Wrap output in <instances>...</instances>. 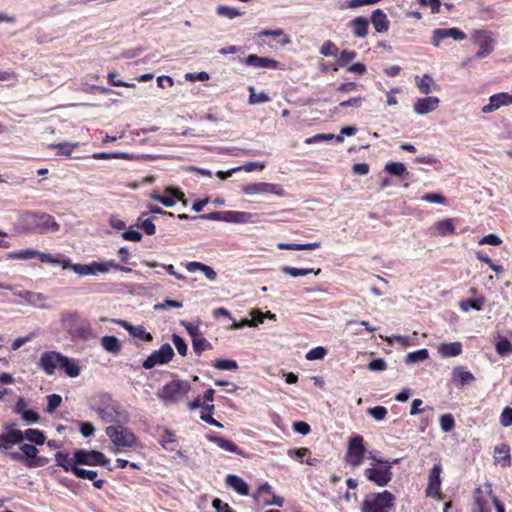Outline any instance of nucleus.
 I'll return each instance as SVG.
<instances>
[{
    "label": "nucleus",
    "mask_w": 512,
    "mask_h": 512,
    "mask_svg": "<svg viewBox=\"0 0 512 512\" xmlns=\"http://www.w3.org/2000/svg\"><path fill=\"white\" fill-rule=\"evenodd\" d=\"M172 343L174 344L175 348L177 349L178 353L181 356H186L188 353V346L185 342V340L180 337L177 334L172 335Z\"/></svg>",
    "instance_id": "54"
},
{
    "label": "nucleus",
    "mask_w": 512,
    "mask_h": 512,
    "mask_svg": "<svg viewBox=\"0 0 512 512\" xmlns=\"http://www.w3.org/2000/svg\"><path fill=\"white\" fill-rule=\"evenodd\" d=\"M122 238L127 241L139 242L142 239V234L132 227H129L125 232L122 233Z\"/></svg>",
    "instance_id": "63"
},
{
    "label": "nucleus",
    "mask_w": 512,
    "mask_h": 512,
    "mask_svg": "<svg viewBox=\"0 0 512 512\" xmlns=\"http://www.w3.org/2000/svg\"><path fill=\"white\" fill-rule=\"evenodd\" d=\"M367 449L364 446V439L361 435H355L348 442V449L345 455V461L352 467H359L365 458Z\"/></svg>",
    "instance_id": "9"
},
{
    "label": "nucleus",
    "mask_w": 512,
    "mask_h": 512,
    "mask_svg": "<svg viewBox=\"0 0 512 512\" xmlns=\"http://www.w3.org/2000/svg\"><path fill=\"white\" fill-rule=\"evenodd\" d=\"M495 349L499 355L504 356L507 353L512 352V344L507 339H501L496 343Z\"/></svg>",
    "instance_id": "62"
},
{
    "label": "nucleus",
    "mask_w": 512,
    "mask_h": 512,
    "mask_svg": "<svg viewBox=\"0 0 512 512\" xmlns=\"http://www.w3.org/2000/svg\"><path fill=\"white\" fill-rule=\"evenodd\" d=\"M500 423L503 427L512 425V408L505 407L500 415Z\"/></svg>",
    "instance_id": "64"
},
{
    "label": "nucleus",
    "mask_w": 512,
    "mask_h": 512,
    "mask_svg": "<svg viewBox=\"0 0 512 512\" xmlns=\"http://www.w3.org/2000/svg\"><path fill=\"white\" fill-rule=\"evenodd\" d=\"M101 346L105 351L111 354H118L122 348V345L117 337L108 335L101 338Z\"/></svg>",
    "instance_id": "32"
},
{
    "label": "nucleus",
    "mask_w": 512,
    "mask_h": 512,
    "mask_svg": "<svg viewBox=\"0 0 512 512\" xmlns=\"http://www.w3.org/2000/svg\"><path fill=\"white\" fill-rule=\"evenodd\" d=\"M61 323L73 342H89L97 338L91 322L76 311L62 313Z\"/></svg>",
    "instance_id": "1"
},
{
    "label": "nucleus",
    "mask_w": 512,
    "mask_h": 512,
    "mask_svg": "<svg viewBox=\"0 0 512 512\" xmlns=\"http://www.w3.org/2000/svg\"><path fill=\"white\" fill-rule=\"evenodd\" d=\"M91 408L104 423L124 424L129 421L128 413L107 394L100 395L99 400L93 403Z\"/></svg>",
    "instance_id": "2"
},
{
    "label": "nucleus",
    "mask_w": 512,
    "mask_h": 512,
    "mask_svg": "<svg viewBox=\"0 0 512 512\" xmlns=\"http://www.w3.org/2000/svg\"><path fill=\"white\" fill-rule=\"evenodd\" d=\"M415 84L423 94H429L432 92L435 82L430 74H424L422 77L415 76Z\"/></svg>",
    "instance_id": "33"
},
{
    "label": "nucleus",
    "mask_w": 512,
    "mask_h": 512,
    "mask_svg": "<svg viewBox=\"0 0 512 512\" xmlns=\"http://www.w3.org/2000/svg\"><path fill=\"white\" fill-rule=\"evenodd\" d=\"M225 482L228 487L232 488L240 495L246 496L249 494V486L241 477L234 474H229L226 477Z\"/></svg>",
    "instance_id": "25"
},
{
    "label": "nucleus",
    "mask_w": 512,
    "mask_h": 512,
    "mask_svg": "<svg viewBox=\"0 0 512 512\" xmlns=\"http://www.w3.org/2000/svg\"><path fill=\"white\" fill-rule=\"evenodd\" d=\"M20 451L24 455L25 462L29 461L30 459H35L39 452L36 446L32 444H22L20 446Z\"/></svg>",
    "instance_id": "52"
},
{
    "label": "nucleus",
    "mask_w": 512,
    "mask_h": 512,
    "mask_svg": "<svg viewBox=\"0 0 512 512\" xmlns=\"http://www.w3.org/2000/svg\"><path fill=\"white\" fill-rule=\"evenodd\" d=\"M245 63L249 66H253L256 68H267V69H278L279 68V62L267 58V57H260L256 54H251L247 56L245 59Z\"/></svg>",
    "instance_id": "22"
},
{
    "label": "nucleus",
    "mask_w": 512,
    "mask_h": 512,
    "mask_svg": "<svg viewBox=\"0 0 512 512\" xmlns=\"http://www.w3.org/2000/svg\"><path fill=\"white\" fill-rule=\"evenodd\" d=\"M356 56L357 53L354 50H343L339 55V59L337 60L336 63L337 66L334 67V70L336 71L338 69V66H342L345 63L352 61L353 59L356 58Z\"/></svg>",
    "instance_id": "53"
},
{
    "label": "nucleus",
    "mask_w": 512,
    "mask_h": 512,
    "mask_svg": "<svg viewBox=\"0 0 512 512\" xmlns=\"http://www.w3.org/2000/svg\"><path fill=\"white\" fill-rule=\"evenodd\" d=\"M327 351L324 347L322 346H318V347H315L313 349H311L307 354H306V359L307 360H321L325 357Z\"/></svg>",
    "instance_id": "59"
},
{
    "label": "nucleus",
    "mask_w": 512,
    "mask_h": 512,
    "mask_svg": "<svg viewBox=\"0 0 512 512\" xmlns=\"http://www.w3.org/2000/svg\"><path fill=\"white\" fill-rule=\"evenodd\" d=\"M56 464L62 467L65 471L73 472V469L77 467V464L74 462V457L71 458L69 453L64 451H58L55 454Z\"/></svg>",
    "instance_id": "34"
},
{
    "label": "nucleus",
    "mask_w": 512,
    "mask_h": 512,
    "mask_svg": "<svg viewBox=\"0 0 512 512\" xmlns=\"http://www.w3.org/2000/svg\"><path fill=\"white\" fill-rule=\"evenodd\" d=\"M338 51V47L330 40L325 41L320 48V53L323 56H336Z\"/></svg>",
    "instance_id": "57"
},
{
    "label": "nucleus",
    "mask_w": 512,
    "mask_h": 512,
    "mask_svg": "<svg viewBox=\"0 0 512 512\" xmlns=\"http://www.w3.org/2000/svg\"><path fill=\"white\" fill-rule=\"evenodd\" d=\"M438 353L444 357H456L462 353V344L460 342L442 343L438 347Z\"/></svg>",
    "instance_id": "30"
},
{
    "label": "nucleus",
    "mask_w": 512,
    "mask_h": 512,
    "mask_svg": "<svg viewBox=\"0 0 512 512\" xmlns=\"http://www.w3.org/2000/svg\"><path fill=\"white\" fill-rule=\"evenodd\" d=\"M512 104L511 94L506 92L496 93L489 97V102L481 109L482 113H492L503 106Z\"/></svg>",
    "instance_id": "18"
},
{
    "label": "nucleus",
    "mask_w": 512,
    "mask_h": 512,
    "mask_svg": "<svg viewBox=\"0 0 512 512\" xmlns=\"http://www.w3.org/2000/svg\"><path fill=\"white\" fill-rule=\"evenodd\" d=\"M191 389V385L186 380H173L167 383L159 392L158 397L165 403H176L184 398Z\"/></svg>",
    "instance_id": "7"
},
{
    "label": "nucleus",
    "mask_w": 512,
    "mask_h": 512,
    "mask_svg": "<svg viewBox=\"0 0 512 512\" xmlns=\"http://www.w3.org/2000/svg\"><path fill=\"white\" fill-rule=\"evenodd\" d=\"M74 462L78 465L108 466L110 460L100 451L77 449L74 451Z\"/></svg>",
    "instance_id": "10"
},
{
    "label": "nucleus",
    "mask_w": 512,
    "mask_h": 512,
    "mask_svg": "<svg viewBox=\"0 0 512 512\" xmlns=\"http://www.w3.org/2000/svg\"><path fill=\"white\" fill-rule=\"evenodd\" d=\"M216 13L219 16L226 17L228 19H234L242 15V12H240L238 9L224 5L218 6Z\"/></svg>",
    "instance_id": "47"
},
{
    "label": "nucleus",
    "mask_w": 512,
    "mask_h": 512,
    "mask_svg": "<svg viewBox=\"0 0 512 512\" xmlns=\"http://www.w3.org/2000/svg\"><path fill=\"white\" fill-rule=\"evenodd\" d=\"M160 445L167 451H174L177 447V439L175 433L167 428H163L160 434Z\"/></svg>",
    "instance_id": "31"
},
{
    "label": "nucleus",
    "mask_w": 512,
    "mask_h": 512,
    "mask_svg": "<svg viewBox=\"0 0 512 512\" xmlns=\"http://www.w3.org/2000/svg\"><path fill=\"white\" fill-rule=\"evenodd\" d=\"M429 358V352L427 349L423 348L417 351L410 352L405 357V363L415 364L417 362L425 361Z\"/></svg>",
    "instance_id": "40"
},
{
    "label": "nucleus",
    "mask_w": 512,
    "mask_h": 512,
    "mask_svg": "<svg viewBox=\"0 0 512 512\" xmlns=\"http://www.w3.org/2000/svg\"><path fill=\"white\" fill-rule=\"evenodd\" d=\"M473 40L479 46V51L475 54L476 58L482 59L490 55L493 51L492 38L488 32L476 30L473 33Z\"/></svg>",
    "instance_id": "16"
},
{
    "label": "nucleus",
    "mask_w": 512,
    "mask_h": 512,
    "mask_svg": "<svg viewBox=\"0 0 512 512\" xmlns=\"http://www.w3.org/2000/svg\"><path fill=\"white\" fill-rule=\"evenodd\" d=\"M398 462L399 459H394L392 463H387L382 466H375L374 464H371L370 467L364 470V475L369 481L375 483L377 486L384 487L392 480V465Z\"/></svg>",
    "instance_id": "8"
},
{
    "label": "nucleus",
    "mask_w": 512,
    "mask_h": 512,
    "mask_svg": "<svg viewBox=\"0 0 512 512\" xmlns=\"http://www.w3.org/2000/svg\"><path fill=\"white\" fill-rule=\"evenodd\" d=\"M19 225L26 232L48 233L59 230V224L46 213L24 212L19 217Z\"/></svg>",
    "instance_id": "3"
},
{
    "label": "nucleus",
    "mask_w": 512,
    "mask_h": 512,
    "mask_svg": "<svg viewBox=\"0 0 512 512\" xmlns=\"http://www.w3.org/2000/svg\"><path fill=\"white\" fill-rule=\"evenodd\" d=\"M63 354L57 351H46L41 354L39 367L47 374L53 375L61 367Z\"/></svg>",
    "instance_id": "15"
},
{
    "label": "nucleus",
    "mask_w": 512,
    "mask_h": 512,
    "mask_svg": "<svg viewBox=\"0 0 512 512\" xmlns=\"http://www.w3.org/2000/svg\"><path fill=\"white\" fill-rule=\"evenodd\" d=\"M24 440H27L35 445H43L46 441L44 433L38 429H27L24 432Z\"/></svg>",
    "instance_id": "38"
},
{
    "label": "nucleus",
    "mask_w": 512,
    "mask_h": 512,
    "mask_svg": "<svg viewBox=\"0 0 512 512\" xmlns=\"http://www.w3.org/2000/svg\"><path fill=\"white\" fill-rule=\"evenodd\" d=\"M493 499L497 498L492 495L491 485L484 484L480 486L474 493L472 512H491Z\"/></svg>",
    "instance_id": "11"
},
{
    "label": "nucleus",
    "mask_w": 512,
    "mask_h": 512,
    "mask_svg": "<svg viewBox=\"0 0 512 512\" xmlns=\"http://www.w3.org/2000/svg\"><path fill=\"white\" fill-rule=\"evenodd\" d=\"M434 227L441 236H446L455 233V227L452 219H444L441 221H437Z\"/></svg>",
    "instance_id": "39"
},
{
    "label": "nucleus",
    "mask_w": 512,
    "mask_h": 512,
    "mask_svg": "<svg viewBox=\"0 0 512 512\" xmlns=\"http://www.w3.org/2000/svg\"><path fill=\"white\" fill-rule=\"evenodd\" d=\"M105 433L117 448H132L137 445L135 434L123 425L108 426Z\"/></svg>",
    "instance_id": "6"
},
{
    "label": "nucleus",
    "mask_w": 512,
    "mask_h": 512,
    "mask_svg": "<svg viewBox=\"0 0 512 512\" xmlns=\"http://www.w3.org/2000/svg\"><path fill=\"white\" fill-rule=\"evenodd\" d=\"M440 426L443 432H450L455 426V420L451 414H444L440 417Z\"/></svg>",
    "instance_id": "55"
},
{
    "label": "nucleus",
    "mask_w": 512,
    "mask_h": 512,
    "mask_svg": "<svg viewBox=\"0 0 512 512\" xmlns=\"http://www.w3.org/2000/svg\"><path fill=\"white\" fill-rule=\"evenodd\" d=\"M207 439L210 442L215 443L222 450L228 451L233 454L242 455L241 449L236 444H234L233 442H231L225 438L211 435V436H208Z\"/></svg>",
    "instance_id": "28"
},
{
    "label": "nucleus",
    "mask_w": 512,
    "mask_h": 512,
    "mask_svg": "<svg viewBox=\"0 0 512 512\" xmlns=\"http://www.w3.org/2000/svg\"><path fill=\"white\" fill-rule=\"evenodd\" d=\"M63 269H71L79 276L97 275L98 273H108V265L104 262H93L90 264H72L70 259L64 255L57 257V263Z\"/></svg>",
    "instance_id": "5"
},
{
    "label": "nucleus",
    "mask_w": 512,
    "mask_h": 512,
    "mask_svg": "<svg viewBox=\"0 0 512 512\" xmlns=\"http://www.w3.org/2000/svg\"><path fill=\"white\" fill-rule=\"evenodd\" d=\"M368 413L376 420L382 421L385 419L388 411L384 406H375L368 409Z\"/></svg>",
    "instance_id": "61"
},
{
    "label": "nucleus",
    "mask_w": 512,
    "mask_h": 512,
    "mask_svg": "<svg viewBox=\"0 0 512 512\" xmlns=\"http://www.w3.org/2000/svg\"><path fill=\"white\" fill-rule=\"evenodd\" d=\"M439 103V98L435 96L418 98L413 104V110L418 115H426L436 110Z\"/></svg>",
    "instance_id": "19"
},
{
    "label": "nucleus",
    "mask_w": 512,
    "mask_h": 512,
    "mask_svg": "<svg viewBox=\"0 0 512 512\" xmlns=\"http://www.w3.org/2000/svg\"><path fill=\"white\" fill-rule=\"evenodd\" d=\"M395 500V495L387 490L370 494L363 500L361 512H391Z\"/></svg>",
    "instance_id": "4"
},
{
    "label": "nucleus",
    "mask_w": 512,
    "mask_h": 512,
    "mask_svg": "<svg viewBox=\"0 0 512 512\" xmlns=\"http://www.w3.org/2000/svg\"><path fill=\"white\" fill-rule=\"evenodd\" d=\"M249 92H250V95H249L248 102L251 105L267 103L270 101V97L266 93H263V92L255 93L253 86L249 87Z\"/></svg>",
    "instance_id": "46"
},
{
    "label": "nucleus",
    "mask_w": 512,
    "mask_h": 512,
    "mask_svg": "<svg viewBox=\"0 0 512 512\" xmlns=\"http://www.w3.org/2000/svg\"><path fill=\"white\" fill-rule=\"evenodd\" d=\"M113 322L126 329L128 333L135 338L146 342H150L152 340V335L149 332H146L143 326H133L125 320H113Z\"/></svg>",
    "instance_id": "21"
},
{
    "label": "nucleus",
    "mask_w": 512,
    "mask_h": 512,
    "mask_svg": "<svg viewBox=\"0 0 512 512\" xmlns=\"http://www.w3.org/2000/svg\"><path fill=\"white\" fill-rule=\"evenodd\" d=\"M353 35L356 38H365L368 34L369 21L363 16H358L350 22Z\"/></svg>",
    "instance_id": "26"
},
{
    "label": "nucleus",
    "mask_w": 512,
    "mask_h": 512,
    "mask_svg": "<svg viewBox=\"0 0 512 512\" xmlns=\"http://www.w3.org/2000/svg\"><path fill=\"white\" fill-rule=\"evenodd\" d=\"M51 149H59L58 154L64 155V156H70L72 153V150L76 147H78V143H71V142H63L58 144H51L49 146Z\"/></svg>",
    "instance_id": "48"
},
{
    "label": "nucleus",
    "mask_w": 512,
    "mask_h": 512,
    "mask_svg": "<svg viewBox=\"0 0 512 512\" xmlns=\"http://www.w3.org/2000/svg\"><path fill=\"white\" fill-rule=\"evenodd\" d=\"M242 192L246 195L254 194H275L277 196H283L284 191L281 185L274 183L258 182L250 183L242 187Z\"/></svg>",
    "instance_id": "13"
},
{
    "label": "nucleus",
    "mask_w": 512,
    "mask_h": 512,
    "mask_svg": "<svg viewBox=\"0 0 512 512\" xmlns=\"http://www.w3.org/2000/svg\"><path fill=\"white\" fill-rule=\"evenodd\" d=\"M34 257H39V259L42 262L49 263L52 265H54V263H57V257L53 256L50 253L39 252L32 248H28L17 252H10L7 254L8 260H27Z\"/></svg>",
    "instance_id": "14"
},
{
    "label": "nucleus",
    "mask_w": 512,
    "mask_h": 512,
    "mask_svg": "<svg viewBox=\"0 0 512 512\" xmlns=\"http://www.w3.org/2000/svg\"><path fill=\"white\" fill-rule=\"evenodd\" d=\"M47 300H48V297L45 294L39 293V292H33L29 305L43 309V308L47 307L45 305V302Z\"/></svg>",
    "instance_id": "56"
},
{
    "label": "nucleus",
    "mask_w": 512,
    "mask_h": 512,
    "mask_svg": "<svg viewBox=\"0 0 512 512\" xmlns=\"http://www.w3.org/2000/svg\"><path fill=\"white\" fill-rule=\"evenodd\" d=\"M485 303L483 297L476 299H467L460 302V308L462 311L467 312L470 309L480 311Z\"/></svg>",
    "instance_id": "41"
},
{
    "label": "nucleus",
    "mask_w": 512,
    "mask_h": 512,
    "mask_svg": "<svg viewBox=\"0 0 512 512\" xmlns=\"http://www.w3.org/2000/svg\"><path fill=\"white\" fill-rule=\"evenodd\" d=\"M441 466L439 464H436L433 466L430 475H429V482L426 489L427 496L435 497L440 492V486H441V480H440V474H441Z\"/></svg>",
    "instance_id": "20"
},
{
    "label": "nucleus",
    "mask_w": 512,
    "mask_h": 512,
    "mask_svg": "<svg viewBox=\"0 0 512 512\" xmlns=\"http://www.w3.org/2000/svg\"><path fill=\"white\" fill-rule=\"evenodd\" d=\"M453 376L459 381L461 386L475 380V377L471 372L465 371L462 368H456L453 372Z\"/></svg>",
    "instance_id": "45"
},
{
    "label": "nucleus",
    "mask_w": 512,
    "mask_h": 512,
    "mask_svg": "<svg viewBox=\"0 0 512 512\" xmlns=\"http://www.w3.org/2000/svg\"><path fill=\"white\" fill-rule=\"evenodd\" d=\"M186 269L189 272H195V271L199 270L205 275V277L207 279H209L211 281L215 280L217 277V273L212 267H210L206 264H203L201 262H196V261L188 262L186 264Z\"/></svg>",
    "instance_id": "29"
},
{
    "label": "nucleus",
    "mask_w": 512,
    "mask_h": 512,
    "mask_svg": "<svg viewBox=\"0 0 512 512\" xmlns=\"http://www.w3.org/2000/svg\"><path fill=\"white\" fill-rule=\"evenodd\" d=\"M447 38L461 41L466 39V35L458 28H437L432 32L431 43L433 46L439 47L441 41Z\"/></svg>",
    "instance_id": "17"
},
{
    "label": "nucleus",
    "mask_w": 512,
    "mask_h": 512,
    "mask_svg": "<svg viewBox=\"0 0 512 512\" xmlns=\"http://www.w3.org/2000/svg\"><path fill=\"white\" fill-rule=\"evenodd\" d=\"M174 356V351L169 344H163L158 350L154 351L144 362L145 369H152L156 365L168 363Z\"/></svg>",
    "instance_id": "12"
},
{
    "label": "nucleus",
    "mask_w": 512,
    "mask_h": 512,
    "mask_svg": "<svg viewBox=\"0 0 512 512\" xmlns=\"http://www.w3.org/2000/svg\"><path fill=\"white\" fill-rule=\"evenodd\" d=\"M494 462L501 464L503 467L511 465L510 447L503 443L494 448Z\"/></svg>",
    "instance_id": "24"
},
{
    "label": "nucleus",
    "mask_w": 512,
    "mask_h": 512,
    "mask_svg": "<svg viewBox=\"0 0 512 512\" xmlns=\"http://www.w3.org/2000/svg\"><path fill=\"white\" fill-rule=\"evenodd\" d=\"M47 401L46 411L52 413L61 405L62 398L58 394H51L47 397Z\"/></svg>",
    "instance_id": "58"
},
{
    "label": "nucleus",
    "mask_w": 512,
    "mask_h": 512,
    "mask_svg": "<svg viewBox=\"0 0 512 512\" xmlns=\"http://www.w3.org/2000/svg\"><path fill=\"white\" fill-rule=\"evenodd\" d=\"M371 22L378 33H385L389 29V20L386 13L381 9H376L372 12Z\"/></svg>",
    "instance_id": "23"
},
{
    "label": "nucleus",
    "mask_w": 512,
    "mask_h": 512,
    "mask_svg": "<svg viewBox=\"0 0 512 512\" xmlns=\"http://www.w3.org/2000/svg\"><path fill=\"white\" fill-rule=\"evenodd\" d=\"M20 416L21 419L28 425L36 424L40 420L39 414L36 411L30 409L23 412Z\"/></svg>",
    "instance_id": "60"
},
{
    "label": "nucleus",
    "mask_w": 512,
    "mask_h": 512,
    "mask_svg": "<svg viewBox=\"0 0 512 512\" xmlns=\"http://www.w3.org/2000/svg\"><path fill=\"white\" fill-rule=\"evenodd\" d=\"M177 199L185 203L184 194L181 191L172 187H168L165 189V195L159 199V202L165 207H173Z\"/></svg>",
    "instance_id": "27"
},
{
    "label": "nucleus",
    "mask_w": 512,
    "mask_h": 512,
    "mask_svg": "<svg viewBox=\"0 0 512 512\" xmlns=\"http://www.w3.org/2000/svg\"><path fill=\"white\" fill-rule=\"evenodd\" d=\"M226 222L249 223L253 222V214L243 211H226Z\"/></svg>",
    "instance_id": "35"
},
{
    "label": "nucleus",
    "mask_w": 512,
    "mask_h": 512,
    "mask_svg": "<svg viewBox=\"0 0 512 512\" xmlns=\"http://www.w3.org/2000/svg\"><path fill=\"white\" fill-rule=\"evenodd\" d=\"M192 347H193L194 352L198 356H200L203 351L209 350L212 348L210 342L206 338H204L203 335L199 336L198 338H195L192 341Z\"/></svg>",
    "instance_id": "43"
},
{
    "label": "nucleus",
    "mask_w": 512,
    "mask_h": 512,
    "mask_svg": "<svg viewBox=\"0 0 512 512\" xmlns=\"http://www.w3.org/2000/svg\"><path fill=\"white\" fill-rule=\"evenodd\" d=\"M147 215V212H142L138 217L137 226L144 230L147 235H154L156 232V227L151 219H144V216Z\"/></svg>",
    "instance_id": "42"
},
{
    "label": "nucleus",
    "mask_w": 512,
    "mask_h": 512,
    "mask_svg": "<svg viewBox=\"0 0 512 512\" xmlns=\"http://www.w3.org/2000/svg\"><path fill=\"white\" fill-rule=\"evenodd\" d=\"M2 434L12 442V444H21L24 441V432L19 429H10L4 431Z\"/></svg>",
    "instance_id": "49"
},
{
    "label": "nucleus",
    "mask_w": 512,
    "mask_h": 512,
    "mask_svg": "<svg viewBox=\"0 0 512 512\" xmlns=\"http://www.w3.org/2000/svg\"><path fill=\"white\" fill-rule=\"evenodd\" d=\"M213 366L219 370H237L238 363L232 359H218Z\"/></svg>",
    "instance_id": "50"
},
{
    "label": "nucleus",
    "mask_w": 512,
    "mask_h": 512,
    "mask_svg": "<svg viewBox=\"0 0 512 512\" xmlns=\"http://www.w3.org/2000/svg\"><path fill=\"white\" fill-rule=\"evenodd\" d=\"M77 478L80 479H88V480H95L98 476L97 471L95 470H87L80 467H75L72 472Z\"/></svg>",
    "instance_id": "51"
},
{
    "label": "nucleus",
    "mask_w": 512,
    "mask_h": 512,
    "mask_svg": "<svg viewBox=\"0 0 512 512\" xmlns=\"http://www.w3.org/2000/svg\"><path fill=\"white\" fill-rule=\"evenodd\" d=\"M384 170L392 176H401L406 172V166L401 162H389L385 165Z\"/></svg>",
    "instance_id": "44"
},
{
    "label": "nucleus",
    "mask_w": 512,
    "mask_h": 512,
    "mask_svg": "<svg viewBox=\"0 0 512 512\" xmlns=\"http://www.w3.org/2000/svg\"><path fill=\"white\" fill-rule=\"evenodd\" d=\"M61 369L70 377H77L80 374V367L76 360L65 355L62 356Z\"/></svg>",
    "instance_id": "36"
},
{
    "label": "nucleus",
    "mask_w": 512,
    "mask_h": 512,
    "mask_svg": "<svg viewBox=\"0 0 512 512\" xmlns=\"http://www.w3.org/2000/svg\"><path fill=\"white\" fill-rule=\"evenodd\" d=\"M281 271L286 274L290 275L292 277H300V276H306L310 273H315L316 275L321 272V269H317L316 271L312 268H295L290 266H282Z\"/></svg>",
    "instance_id": "37"
}]
</instances>
